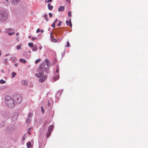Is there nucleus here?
<instances>
[{
	"label": "nucleus",
	"mask_w": 148,
	"mask_h": 148,
	"mask_svg": "<svg viewBox=\"0 0 148 148\" xmlns=\"http://www.w3.org/2000/svg\"><path fill=\"white\" fill-rule=\"evenodd\" d=\"M45 63L41 64L40 65L39 68L37 69L38 73H36L35 75L37 77L39 78V81L41 82H43L45 81L47 78V75H44V71H45L48 69L45 67Z\"/></svg>",
	"instance_id": "f257e3e1"
},
{
	"label": "nucleus",
	"mask_w": 148,
	"mask_h": 148,
	"mask_svg": "<svg viewBox=\"0 0 148 148\" xmlns=\"http://www.w3.org/2000/svg\"><path fill=\"white\" fill-rule=\"evenodd\" d=\"M5 102L6 105L10 108H13L14 106L13 100L10 96H5Z\"/></svg>",
	"instance_id": "f03ea898"
},
{
	"label": "nucleus",
	"mask_w": 148,
	"mask_h": 148,
	"mask_svg": "<svg viewBox=\"0 0 148 148\" xmlns=\"http://www.w3.org/2000/svg\"><path fill=\"white\" fill-rule=\"evenodd\" d=\"M7 18V13L3 10H0V20L5 21Z\"/></svg>",
	"instance_id": "7ed1b4c3"
},
{
	"label": "nucleus",
	"mask_w": 148,
	"mask_h": 148,
	"mask_svg": "<svg viewBox=\"0 0 148 148\" xmlns=\"http://www.w3.org/2000/svg\"><path fill=\"white\" fill-rule=\"evenodd\" d=\"M13 98L14 101L18 104L20 103L22 101L21 96L18 94H14L13 95Z\"/></svg>",
	"instance_id": "20e7f679"
},
{
	"label": "nucleus",
	"mask_w": 148,
	"mask_h": 148,
	"mask_svg": "<svg viewBox=\"0 0 148 148\" xmlns=\"http://www.w3.org/2000/svg\"><path fill=\"white\" fill-rule=\"evenodd\" d=\"M59 75L58 74L54 76L53 78V82H54L56 80L58 79L59 78Z\"/></svg>",
	"instance_id": "39448f33"
},
{
	"label": "nucleus",
	"mask_w": 148,
	"mask_h": 148,
	"mask_svg": "<svg viewBox=\"0 0 148 148\" xmlns=\"http://www.w3.org/2000/svg\"><path fill=\"white\" fill-rule=\"evenodd\" d=\"M20 0H12V4L13 5L17 4L19 2Z\"/></svg>",
	"instance_id": "423d86ee"
},
{
	"label": "nucleus",
	"mask_w": 148,
	"mask_h": 148,
	"mask_svg": "<svg viewBox=\"0 0 148 148\" xmlns=\"http://www.w3.org/2000/svg\"><path fill=\"white\" fill-rule=\"evenodd\" d=\"M64 8L62 6H60L58 9V11L59 12H62L64 11Z\"/></svg>",
	"instance_id": "0eeeda50"
},
{
	"label": "nucleus",
	"mask_w": 148,
	"mask_h": 148,
	"mask_svg": "<svg viewBox=\"0 0 148 148\" xmlns=\"http://www.w3.org/2000/svg\"><path fill=\"white\" fill-rule=\"evenodd\" d=\"M66 23L67 25H69V26L71 27H72V25L71 24V20H70L69 21H66Z\"/></svg>",
	"instance_id": "6e6552de"
},
{
	"label": "nucleus",
	"mask_w": 148,
	"mask_h": 148,
	"mask_svg": "<svg viewBox=\"0 0 148 148\" xmlns=\"http://www.w3.org/2000/svg\"><path fill=\"white\" fill-rule=\"evenodd\" d=\"M48 9L50 10H51L53 8V6L51 5L50 3H49L48 4Z\"/></svg>",
	"instance_id": "1a4fd4ad"
},
{
	"label": "nucleus",
	"mask_w": 148,
	"mask_h": 148,
	"mask_svg": "<svg viewBox=\"0 0 148 148\" xmlns=\"http://www.w3.org/2000/svg\"><path fill=\"white\" fill-rule=\"evenodd\" d=\"M19 61L23 63H25L26 62V61L24 59H20Z\"/></svg>",
	"instance_id": "9d476101"
},
{
	"label": "nucleus",
	"mask_w": 148,
	"mask_h": 148,
	"mask_svg": "<svg viewBox=\"0 0 148 148\" xmlns=\"http://www.w3.org/2000/svg\"><path fill=\"white\" fill-rule=\"evenodd\" d=\"M21 83H22V85H23L24 86H25V85H27V82L24 80H22L21 81Z\"/></svg>",
	"instance_id": "9b49d317"
},
{
	"label": "nucleus",
	"mask_w": 148,
	"mask_h": 148,
	"mask_svg": "<svg viewBox=\"0 0 148 148\" xmlns=\"http://www.w3.org/2000/svg\"><path fill=\"white\" fill-rule=\"evenodd\" d=\"M26 145L27 146V147L28 148H29L31 147V143L30 142H28L27 143Z\"/></svg>",
	"instance_id": "f8f14e48"
},
{
	"label": "nucleus",
	"mask_w": 148,
	"mask_h": 148,
	"mask_svg": "<svg viewBox=\"0 0 148 148\" xmlns=\"http://www.w3.org/2000/svg\"><path fill=\"white\" fill-rule=\"evenodd\" d=\"M53 125H51L49 126V131L50 130V131H51V130H53Z\"/></svg>",
	"instance_id": "ddd939ff"
},
{
	"label": "nucleus",
	"mask_w": 148,
	"mask_h": 148,
	"mask_svg": "<svg viewBox=\"0 0 148 148\" xmlns=\"http://www.w3.org/2000/svg\"><path fill=\"white\" fill-rule=\"evenodd\" d=\"M51 133V131H50V130L48 131V132H47V136L48 138V137L50 135Z\"/></svg>",
	"instance_id": "4468645a"
},
{
	"label": "nucleus",
	"mask_w": 148,
	"mask_h": 148,
	"mask_svg": "<svg viewBox=\"0 0 148 148\" xmlns=\"http://www.w3.org/2000/svg\"><path fill=\"white\" fill-rule=\"evenodd\" d=\"M45 62L46 63V64H47V66H48L49 62V60L47 59L45 60Z\"/></svg>",
	"instance_id": "2eb2a0df"
},
{
	"label": "nucleus",
	"mask_w": 148,
	"mask_h": 148,
	"mask_svg": "<svg viewBox=\"0 0 148 148\" xmlns=\"http://www.w3.org/2000/svg\"><path fill=\"white\" fill-rule=\"evenodd\" d=\"M5 83V81L3 79H1L0 80V84H3Z\"/></svg>",
	"instance_id": "dca6fc26"
},
{
	"label": "nucleus",
	"mask_w": 148,
	"mask_h": 148,
	"mask_svg": "<svg viewBox=\"0 0 148 148\" xmlns=\"http://www.w3.org/2000/svg\"><path fill=\"white\" fill-rule=\"evenodd\" d=\"M16 75V73L15 72H12V77L13 78Z\"/></svg>",
	"instance_id": "f3484780"
},
{
	"label": "nucleus",
	"mask_w": 148,
	"mask_h": 148,
	"mask_svg": "<svg viewBox=\"0 0 148 148\" xmlns=\"http://www.w3.org/2000/svg\"><path fill=\"white\" fill-rule=\"evenodd\" d=\"M15 59L16 58L15 57H13L11 58V60L13 62H16Z\"/></svg>",
	"instance_id": "a211bd4d"
},
{
	"label": "nucleus",
	"mask_w": 148,
	"mask_h": 148,
	"mask_svg": "<svg viewBox=\"0 0 148 148\" xmlns=\"http://www.w3.org/2000/svg\"><path fill=\"white\" fill-rule=\"evenodd\" d=\"M28 45L30 47H32L33 46V44L32 43H28Z\"/></svg>",
	"instance_id": "6ab92c4d"
},
{
	"label": "nucleus",
	"mask_w": 148,
	"mask_h": 148,
	"mask_svg": "<svg viewBox=\"0 0 148 148\" xmlns=\"http://www.w3.org/2000/svg\"><path fill=\"white\" fill-rule=\"evenodd\" d=\"M51 40L53 42H56L57 41V40H56V39L54 38H51Z\"/></svg>",
	"instance_id": "aec40b11"
},
{
	"label": "nucleus",
	"mask_w": 148,
	"mask_h": 148,
	"mask_svg": "<svg viewBox=\"0 0 148 148\" xmlns=\"http://www.w3.org/2000/svg\"><path fill=\"white\" fill-rule=\"evenodd\" d=\"M40 60L41 59H38L36 60V63L37 64L38 63V62H40Z\"/></svg>",
	"instance_id": "412c9836"
},
{
	"label": "nucleus",
	"mask_w": 148,
	"mask_h": 148,
	"mask_svg": "<svg viewBox=\"0 0 148 148\" xmlns=\"http://www.w3.org/2000/svg\"><path fill=\"white\" fill-rule=\"evenodd\" d=\"M48 15L47 14H45L44 16V17L45 18V19L47 21H48V19L47 18Z\"/></svg>",
	"instance_id": "4be33fe9"
},
{
	"label": "nucleus",
	"mask_w": 148,
	"mask_h": 148,
	"mask_svg": "<svg viewBox=\"0 0 148 148\" xmlns=\"http://www.w3.org/2000/svg\"><path fill=\"white\" fill-rule=\"evenodd\" d=\"M15 34V33L14 32H13L12 33L9 32L8 34V35H9L10 36H11V35H12V34Z\"/></svg>",
	"instance_id": "5701e85b"
},
{
	"label": "nucleus",
	"mask_w": 148,
	"mask_h": 148,
	"mask_svg": "<svg viewBox=\"0 0 148 148\" xmlns=\"http://www.w3.org/2000/svg\"><path fill=\"white\" fill-rule=\"evenodd\" d=\"M66 46L67 47H70V43L68 41L67 42V45Z\"/></svg>",
	"instance_id": "b1692460"
},
{
	"label": "nucleus",
	"mask_w": 148,
	"mask_h": 148,
	"mask_svg": "<svg viewBox=\"0 0 148 148\" xmlns=\"http://www.w3.org/2000/svg\"><path fill=\"white\" fill-rule=\"evenodd\" d=\"M37 48L36 46L35 47H34L32 49V50L33 51H36L37 50Z\"/></svg>",
	"instance_id": "393cba45"
},
{
	"label": "nucleus",
	"mask_w": 148,
	"mask_h": 148,
	"mask_svg": "<svg viewBox=\"0 0 148 148\" xmlns=\"http://www.w3.org/2000/svg\"><path fill=\"white\" fill-rule=\"evenodd\" d=\"M68 15L69 16H71V12L70 11H69L68 12Z\"/></svg>",
	"instance_id": "a878e982"
},
{
	"label": "nucleus",
	"mask_w": 148,
	"mask_h": 148,
	"mask_svg": "<svg viewBox=\"0 0 148 148\" xmlns=\"http://www.w3.org/2000/svg\"><path fill=\"white\" fill-rule=\"evenodd\" d=\"M61 21H60L59 23L57 25V26H60L61 25V24L62 23Z\"/></svg>",
	"instance_id": "bb28decb"
},
{
	"label": "nucleus",
	"mask_w": 148,
	"mask_h": 148,
	"mask_svg": "<svg viewBox=\"0 0 148 148\" xmlns=\"http://www.w3.org/2000/svg\"><path fill=\"white\" fill-rule=\"evenodd\" d=\"M41 109L42 113L43 114L44 112V109H43V107L42 106H41Z\"/></svg>",
	"instance_id": "cd10ccee"
},
{
	"label": "nucleus",
	"mask_w": 148,
	"mask_h": 148,
	"mask_svg": "<svg viewBox=\"0 0 148 148\" xmlns=\"http://www.w3.org/2000/svg\"><path fill=\"white\" fill-rule=\"evenodd\" d=\"M32 116V114L31 112H30L29 113V114L28 115V118L29 119V118Z\"/></svg>",
	"instance_id": "c85d7f7f"
},
{
	"label": "nucleus",
	"mask_w": 148,
	"mask_h": 148,
	"mask_svg": "<svg viewBox=\"0 0 148 148\" xmlns=\"http://www.w3.org/2000/svg\"><path fill=\"white\" fill-rule=\"evenodd\" d=\"M16 48L17 49L19 50L21 48V46L19 45H18L16 47Z\"/></svg>",
	"instance_id": "c756f323"
},
{
	"label": "nucleus",
	"mask_w": 148,
	"mask_h": 148,
	"mask_svg": "<svg viewBox=\"0 0 148 148\" xmlns=\"http://www.w3.org/2000/svg\"><path fill=\"white\" fill-rule=\"evenodd\" d=\"M59 67L58 66L57 67V69H56V73H58V72H59Z\"/></svg>",
	"instance_id": "7c9ffc66"
},
{
	"label": "nucleus",
	"mask_w": 148,
	"mask_h": 148,
	"mask_svg": "<svg viewBox=\"0 0 148 148\" xmlns=\"http://www.w3.org/2000/svg\"><path fill=\"white\" fill-rule=\"evenodd\" d=\"M51 26L53 27H54L55 26V23H53L51 25Z\"/></svg>",
	"instance_id": "2f4dec72"
},
{
	"label": "nucleus",
	"mask_w": 148,
	"mask_h": 148,
	"mask_svg": "<svg viewBox=\"0 0 148 148\" xmlns=\"http://www.w3.org/2000/svg\"><path fill=\"white\" fill-rule=\"evenodd\" d=\"M36 37H33L32 38V39L33 41H34V40H36Z\"/></svg>",
	"instance_id": "473e14b6"
},
{
	"label": "nucleus",
	"mask_w": 148,
	"mask_h": 148,
	"mask_svg": "<svg viewBox=\"0 0 148 148\" xmlns=\"http://www.w3.org/2000/svg\"><path fill=\"white\" fill-rule=\"evenodd\" d=\"M30 120H29V119H28L26 120V122L27 123H28L29 122Z\"/></svg>",
	"instance_id": "72a5a7b5"
},
{
	"label": "nucleus",
	"mask_w": 148,
	"mask_h": 148,
	"mask_svg": "<svg viewBox=\"0 0 148 148\" xmlns=\"http://www.w3.org/2000/svg\"><path fill=\"white\" fill-rule=\"evenodd\" d=\"M40 32V29H38L36 30V32L38 33Z\"/></svg>",
	"instance_id": "f704fd0d"
},
{
	"label": "nucleus",
	"mask_w": 148,
	"mask_h": 148,
	"mask_svg": "<svg viewBox=\"0 0 148 148\" xmlns=\"http://www.w3.org/2000/svg\"><path fill=\"white\" fill-rule=\"evenodd\" d=\"M49 14L50 17L51 18L52 17V14L51 13H49Z\"/></svg>",
	"instance_id": "c9c22d12"
},
{
	"label": "nucleus",
	"mask_w": 148,
	"mask_h": 148,
	"mask_svg": "<svg viewBox=\"0 0 148 148\" xmlns=\"http://www.w3.org/2000/svg\"><path fill=\"white\" fill-rule=\"evenodd\" d=\"M8 30L10 32H12L13 31V30L12 29H8Z\"/></svg>",
	"instance_id": "e433bc0d"
},
{
	"label": "nucleus",
	"mask_w": 148,
	"mask_h": 148,
	"mask_svg": "<svg viewBox=\"0 0 148 148\" xmlns=\"http://www.w3.org/2000/svg\"><path fill=\"white\" fill-rule=\"evenodd\" d=\"M42 47L40 45L39 46V49H40V50L41 49H42Z\"/></svg>",
	"instance_id": "4c0bfd02"
},
{
	"label": "nucleus",
	"mask_w": 148,
	"mask_h": 148,
	"mask_svg": "<svg viewBox=\"0 0 148 148\" xmlns=\"http://www.w3.org/2000/svg\"><path fill=\"white\" fill-rule=\"evenodd\" d=\"M52 1V0H48L47 1V3H49V2H51Z\"/></svg>",
	"instance_id": "58836bf2"
},
{
	"label": "nucleus",
	"mask_w": 148,
	"mask_h": 148,
	"mask_svg": "<svg viewBox=\"0 0 148 148\" xmlns=\"http://www.w3.org/2000/svg\"><path fill=\"white\" fill-rule=\"evenodd\" d=\"M27 133L29 134L30 135L31 134V132L30 131H29V130L27 131Z\"/></svg>",
	"instance_id": "ea45409f"
},
{
	"label": "nucleus",
	"mask_w": 148,
	"mask_h": 148,
	"mask_svg": "<svg viewBox=\"0 0 148 148\" xmlns=\"http://www.w3.org/2000/svg\"><path fill=\"white\" fill-rule=\"evenodd\" d=\"M57 18H56L55 20L54 21V23H56V22H57Z\"/></svg>",
	"instance_id": "a19ab883"
},
{
	"label": "nucleus",
	"mask_w": 148,
	"mask_h": 148,
	"mask_svg": "<svg viewBox=\"0 0 148 148\" xmlns=\"http://www.w3.org/2000/svg\"><path fill=\"white\" fill-rule=\"evenodd\" d=\"M68 2V3H70V0H66Z\"/></svg>",
	"instance_id": "79ce46f5"
},
{
	"label": "nucleus",
	"mask_w": 148,
	"mask_h": 148,
	"mask_svg": "<svg viewBox=\"0 0 148 148\" xmlns=\"http://www.w3.org/2000/svg\"><path fill=\"white\" fill-rule=\"evenodd\" d=\"M40 32H42V33H43L44 32V30L42 29H41V31H40Z\"/></svg>",
	"instance_id": "37998d69"
},
{
	"label": "nucleus",
	"mask_w": 148,
	"mask_h": 148,
	"mask_svg": "<svg viewBox=\"0 0 148 148\" xmlns=\"http://www.w3.org/2000/svg\"><path fill=\"white\" fill-rule=\"evenodd\" d=\"M52 32H51V34H50V36H51V38H52Z\"/></svg>",
	"instance_id": "c03bdc74"
},
{
	"label": "nucleus",
	"mask_w": 148,
	"mask_h": 148,
	"mask_svg": "<svg viewBox=\"0 0 148 148\" xmlns=\"http://www.w3.org/2000/svg\"><path fill=\"white\" fill-rule=\"evenodd\" d=\"M15 65L16 67H17V66L18 64H15Z\"/></svg>",
	"instance_id": "a18cd8bd"
},
{
	"label": "nucleus",
	"mask_w": 148,
	"mask_h": 148,
	"mask_svg": "<svg viewBox=\"0 0 148 148\" xmlns=\"http://www.w3.org/2000/svg\"><path fill=\"white\" fill-rule=\"evenodd\" d=\"M50 103H49L48 104V106H50Z\"/></svg>",
	"instance_id": "49530a36"
},
{
	"label": "nucleus",
	"mask_w": 148,
	"mask_h": 148,
	"mask_svg": "<svg viewBox=\"0 0 148 148\" xmlns=\"http://www.w3.org/2000/svg\"><path fill=\"white\" fill-rule=\"evenodd\" d=\"M31 129H32V128H31V127H30V128H29V129H28V130H31Z\"/></svg>",
	"instance_id": "de8ad7c7"
},
{
	"label": "nucleus",
	"mask_w": 148,
	"mask_h": 148,
	"mask_svg": "<svg viewBox=\"0 0 148 148\" xmlns=\"http://www.w3.org/2000/svg\"><path fill=\"white\" fill-rule=\"evenodd\" d=\"M1 51L0 50V56H1Z\"/></svg>",
	"instance_id": "09e8293b"
},
{
	"label": "nucleus",
	"mask_w": 148,
	"mask_h": 148,
	"mask_svg": "<svg viewBox=\"0 0 148 148\" xmlns=\"http://www.w3.org/2000/svg\"><path fill=\"white\" fill-rule=\"evenodd\" d=\"M31 37V36H29V37H28V38H30Z\"/></svg>",
	"instance_id": "8fccbe9b"
},
{
	"label": "nucleus",
	"mask_w": 148,
	"mask_h": 148,
	"mask_svg": "<svg viewBox=\"0 0 148 148\" xmlns=\"http://www.w3.org/2000/svg\"><path fill=\"white\" fill-rule=\"evenodd\" d=\"M1 71L2 72H3V69H2L1 70Z\"/></svg>",
	"instance_id": "3c124183"
},
{
	"label": "nucleus",
	"mask_w": 148,
	"mask_h": 148,
	"mask_svg": "<svg viewBox=\"0 0 148 148\" xmlns=\"http://www.w3.org/2000/svg\"><path fill=\"white\" fill-rule=\"evenodd\" d=\"M18 34V33H16V35H17Z\"/></svg>",
	"instance_id": "603ef678"
},
{
	"label": "nucleus",
	"mask_w": 148,
	"mask_h": 148,
	"mask_svg": "<svg viewBox=\"0 0 148 148\" xmlns=\"http://www.w3.org/2000/svg\"><path fill=\"white\" fill-rule=\"evenodd\" d=\"M6 1H8L9 0H5Z\"/></svg>",
	"instance_id": "864d4df0"
},
{
	"label": "nucleus",
	"mask_w": 148,
	"mask_h": 148,
	"mask_svg": "<svg viewBox=\"0 0 148 148\" xmlns=\"http://www.w3.org/2000/svg\"><path fill=\"white\" fill-rule=\"evenodd\" d=\"M15 119H16V117H15Z\"/></svg>",
	"instance_id": "5fc2aeb1"
},
{
	"label": "nucleus",
	"mask_w": 148,
	"mask_h": 148,
	"mask_svg": "<svg viewBox=\"0 0 148 148\" xmlns=\"http://www.w3.org/2000/svg\"><path fill=\"white\" fill-rule=\"evenodd\" d=\"M1 32V30H0V32Z\"/></svg>",
	"instance_id": "6e6d98bb"
},
{
	"label": "nucleus",
	"mask_w": 148,
	"mask_h": 148,
	"mask_svg": "<svg viewBox=\"0 0 148 148\" xmlns=\"http://www.w3.org/2000/svg\"><path fill=\"white\" fill-rule=\"evenodd\" d=\"M18 38H17V40H18Z\"/></svg>",
	"instance_id": "4d7b16f0"
}]
</instances>
